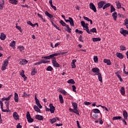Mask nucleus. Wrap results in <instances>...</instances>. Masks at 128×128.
<instances>
[{
    "label": "nucleus",
    "instance_id": "nucleus-50",
    "mask_svg": "<svg viewBox=\"0 0 128 128\" xmlns=\"http://www.w3.org/2000/svg\"><path fill=\"white\" fill-rule=\"evenodd\" d=\"M60 24H62V26H67L66 22H64L62 20H60Z\"/></svg>",
    "mask_w": 128,
    "mask_h": 128
},
{
    "label": "nucleus",
    "instance_id": "nucleus-18",
    "mask_svg": "<svg viewBox=\"0 0 128 128\" xmlns=\"http://www.w3.org/2000/svg\"><path fill=\"white\" fill-rule=\"evenodd\" d=\"M27 24H28L31 26H32V28H34V26H38V24L36 23V24H33L32 23V22H30V21H28L27 22Z\"/></svg>",
    "mask_w": 128,
    "mask_h": 128
},
{
    "label": "nucleus",
    "instance_id": "nucleus-35",
    "mask_svg": "<svg viewBox=\"0 0 128 128\" xmlns=\"http://www.w3.org/2000/svg\"><path fill=\"white\" fill-rule=\"evenodd\" d=\"M59 100L61 104H64V98L62 97V94L59 95Z\"/></svg>",
    "mask_w": 128,
    "mask_h": 128
},
{
    "label": "nucleus",
    "instance_id": "nucleus-38",
    "mask_svg": "<svg viewBox=\"0 0 128 128\" xmlns=\"http://www.w3.org/2000/svg\"><path fill=\"white\" fill-rule=\"evenodd\" d=\"M36 72H37L36 68H34L32 70L31 75L34 76V74H36Z\"/></svg>",
    "mask_w": 128,
    "mask_h": 128
},
{
    "label": "nucleus",
    "instance_id": "nucleus-54",
    "mask_svg": "<svg viewBox=\"0 0 128 128\" xmlns=\"http://www.w3.org/2000/svg\"><path fill=\"white\" fill-rule=\"evenodd\" d=\"M41 64H48V62H50V61H46V60H40Z\"/></svg>",
    "mask_w": 128,
    "mask_h": 128
},
{
    "label": "nucleus",
    "instance_id": "nucleus-28",
    "mask_svg": "<svg viewBox=\"0 0 128 128\" xmlns=\"http://www.w3.org/2000/svg\"><path fill=\"white\" fill-rule=\"evenodd\" d=\"M116 6H117V8L118 10L120 8H122V4L120 2V1H116Z\"/></svg>",
    "mask_w": 128,
    "mask_h": 128
},
{
    "label": "nucleus",
    "instance_id": "nucleus-4",
    "mask_svg": "<svg viewBox=\"0 0 128 128\" xmlns=\"http://www.w3.org/2000/svg\"><path fill=\"white\" fill-rule=\"evenodd\" d=\"M68 19L69 20L65 19V22H70L72 26H74V20L72 19V18L69 17Z\"/></svg>",
    "mask_w": 128,
    "mask_h": 128
},
{
    "label": "nucleus",
    "instance_id": "nucleus-7",
    "mask_svg": "<svg viewBox=\"0 0 128 128\" xmlns=\"http://www.w3.org/2000/svg\"><path fill=\"white\" fill-rule=\"evenodd\" d=\"M90 10H92L94 12H96V6L92 2H90Z\"/></svg>",
    "mask_w": 128,
    "mask_h": 128
},
{
    "label": "nucleus",
    "instance_id": "nucleus-16",
    "mask_svg": "<svg viewBox=\"0 0 128 128\" xmlns=\"http://www.w3.org/2000/svg\"><path fill=\"white\" fill-rule=\"evenodd\" d=\"M76 60H74L72 62L71 66L72 68H76Z\"/></svg>",
    "mask_w": 128,
    "mask_h": 128
},
{
    "label": "nucleus",
    "instance_id": "nucleus-32",
    "mask_svg": "<svg viewBox=\"0 0 128 128\" xmlns=\"http://www.w3.org/2000/svg\"><path fill=\"white\" fill-rule=\"evenodd\" d=\"M34 110H35V112H40V108H38V106H36V105L34 106Z\"/></svg>",
    "mask_w": 128,
    "mask_h": 128
},
{
    "label": "nucleus",
    "instance_id": "nucleus-53",
    "mask_svg": "<svg viewBox=\"0 0 128 128\" xmlns=\"http://www.w3.org/2000/svg\"><path fill=\"white\" fill-rule=\"evenodd\" d=\"M124 74H127L128 76V72L126 71V64H124V69H123Z\"/></svg>",
    "mask_w": 128,
    "mask_h": 128
},
{
    "label": "nucleus",
    "instance_id": "nucleus-29",
    "mask_svg": "<svg viewBox=\"0 0 128 128\" xmlns=\"http://www.w3.org/2000/svg\"><path fill=\"white\" fill-rule=\"evenodd\" d=\"M6 38V34H4V33L1 34L0 38V40H4Z\"/></svg>",
    "mask_w": 128,
    "mask_h": 128
},
{
    "label": "nucleus",
    "instance_id": "nucleus-8",
    "mask_svg": "<svg viewBox=\"0 0 128 128\" xmlns=\"http://www.w3.org/2000/svg\"><path fill=\"white\" fill-rule=\"evenodd\" d=\"M69 110L70 112H74V114H76L78 116H80V112H78V108H70Z\"/></svg>",
    "mask_w": 128,
    "mask_h": 128
},
{
    "label": "nucleus",
    "instance_id": "nucleus-64",
    "mask_svg": "<svg viewBox=\"0 0 128 128\" xmlns=\"http://www.w3.org/2000/svg\"><path fill=\"white\" fill-rule=\"evenodd\" d=\"M124 26H126L128 24V18H126L125 20H124Z\"/></svg>",
    "mask_w": 128,
    "mask_h": 128
},
{
    "label": "nucleus",
    "instance_id": "nucleus-43",
    "mask_svg": "<svg viewBox=\"0 0 128 128\" xmlns=\"http://www.w3.org/2000/svg\"><path fill=\"white\" fill-rule=\"evenodd\" d=\"M84 30H86V32H88V34H92V33L90 32V29L88 28V27H84Z\"/></svg>",
    "mask_w": 128,
    "mask_h": 128
},
{
    "label": "nucleus",
    "instance_id": "nucleus-63",
    "mask_svg": "<svg viewBox=\"0 0 128 128\" xmlns=\"http://www.w3.org/2000/svg\"><path fill=\"white\" fill-rule=\"evenodd\" d=\"M78 40L82 42H84V40H82V35H80Z\"/></svg>",
    "mask_w": 128,
    "mask_h": 128
},
{
    "label": "nucleus",
    "instance_id": "nucleus-13",
    "mask_svg": "<svg viewBox=\"0 0 128 128\" xmlns=\"http://www.w3.org/2000/svg\"><path fill=\"white\" fill-rule=\"evenodd\" d=\"M28 62L26 59H21L19 64H22V66H24L25 64H26Z\"/></svg>",
    "mask_w": 128,
    "mask_h": 128
},
{
    "label": "nucleus",
    "instance_id": "nucleus-1",
    "mask_svg": "<svg viewBox=\"0 0 128 128\" xmlns=\"http://www.w3.org/2000/svg\"><path fill=\"white\" fill-rule=\"evenodd\" d=\"M10 59V56H9L7 59L5 60H4L2 66V70H6V66H8V60Z\"/></svg>",
    "mask_w": 128,
    "mask_h": 128
},
{
    "label": "nucleus",
    "instance_id": "nucleus-30",
    "mask_svg": "<svg viewBox=\"0 0 128 128\" xmlns=\"http://www.w3.org/2000/svg\"><path fill=\"white\" fill-rule=\"evenodd\" d=\"M123 116L125 120H128V112H126V110L123 112Z\"/></svg>",
    "mask_w": 128,
    "mask_h": 128
},
{
    "label": "nucleus",
    "instance_id": "nucleus-26",
    "mask_svg": "<svg viewBox=\"0 0 128 128\" xmlns=\"http://www.w3.org/2000/svg\"><path fill=\"white\" fill-rule=\"evenodd\" d=\"M110 3H107L106 2V4H104V6H103L102 8L103 10H106V8H110Z\"/></svg>",
    "mask_w": 128,
    "mask_h": 128
},
{
    "label": "nucleus",
    "instance_id": "nucleus-57",
    "mask_svg": "<svg viewBox=\"0 0 128 128\" xmlns=\"http://www.w3.org/2000/svg\"><path fill=\"white\" fill-rule=\"evenodd\" d=\"M72 106L74 108H78V104L76 102H72Z\"/></svg>",
    "mask_w": 128,
    "mask_h": 128
},
{
    "label": "nucleus",
    "instance_id": "nucleus-14",
    "mask_svg": "<svg viewBox=\"0 0 128 128\" xmlns=\"http://www.w3.org/2000/svg\"><path fill=\"white\" fill-rule=\"evenodd\" d=\"M35 118L38 120H44V116L42 115L37 114Z\"/></svg>",
    "mask_w": 128,
    "mask_h": 128
},
{
    "label": "nucleus",
    "instance_id": "nucleus-34",
    "mask_svg": "<svg viewBox=\"0 0 128 128\" xmlns=\"http://www.w3.org/2000/svg\"><path fill=\"white\" fill-rule=\"evenodd\" d=\"M120 92L122 96H124L126 94V91L124 90V88L122 87L120 89Z\"/></svg>",
    "mask_w": 128,
    "mask_h": 128
},
{
    "label": "nucleus",
    "instance_id": "nucleus-40",
    "mask_svg": "<svg viewBox=\"0 0 128 128\" xmlns=\"http://www.w3.org/2000/svg\"><path fill=\"white\" fill-rule=\"evenodd\" d=\"M92 112H94V114H100V110L98 108L94 109Z\"/></svg>",
    "mask_w": 128,
    "mask_h": 128
},
{
    "label": "nucleus",
    "instance_id": "nucleus-58",
    "mask_svg": "<svg viewBox=\"0 0 128 128\" xmlns=\"http://www.w3.org/2000/svg\"><path fill=\"white\" fill-rule=\"evenodd\" d=\"M12 94H10L8 98H5V100H6V102H8V100H10V98H12Z\"/></svg>",
    "mask_w": 128,
    "mask_h": 128
},
{
    "label": "nucleus",
    "instance_id": "nucleus-62",
    "mask_svg": "<svg viewBox=\"0 0 128 128\" xmlns=\"http://www.w3.org/2000/svg\"><path fill=\"white\" fill-rule=\"evenodd\" d=\"M84 104H85V106H90V104H92V103L88 102L85 101L84 102Z\"/></svg>",
    "mask_w": 128,
    "mask_h": 128
},
{
    "label": "nucleus",
    "instance_id": "nucleus-42",
    "mask_svg": "<svg viewBox=\"0 0 128 128\" xmlns=\"http://www.w3.org/2000/svg\"><path fill=\"white\" fill-rule=\"evenodd\" d=\"M50 124H54L56 122V118H54L52 119H50Z\"/></svg>",
    "mask_w": 128,
    "mask_h": 128
},
{
    "label": "nucleus",
    "instance_id": "nucleus-12",
    "mask_svg": "<svg viewBox=\"0 0 128 128\" xmlns=\"http://www.w3.org/2000/svg\"><path fill=\"white\" fill-rule=\"evenodd\" d=\"M92 72L96 73L95 74H100V69L98 68H94L92 69Z\"/></svg>",
    "mask_w": 128,
    "mask_h": 128
},
{
    "label": "nucleus",
    "instance_id": "nucleus-21",
    "mask_svg": "<svg viewBox=\"0 0 128 128\" xmlns=\"http://www.w3.org/2000/svg\"><path fill=\"white\" fill-rule=\"evenodd\" d=\"M4 0H1L0 1V10L4 9Z\"/></svg>",
    "mask_w": 128,
    "mask_h": 128
},
{
    "label": "nucleus",
    "instance_id": "nucleus-59",
    "mask_svg": "<svg viewBox=\"0 0 128 128\" xmlns=\"http://www.w3.org/2000/svg\"><path fill=\"white\" fill-rule=\"evenodd\" d=\"M94 60L95 62H98V56H94Z\"/></svg>",
    "mask_w": 128,
    "mask_h": 128
},
{
    "label": "nucleus",
    "instance_id": "nucleus-9",
    "mask_svg": "<svg viewBox=\"0 0 128 128\" xmlns=\"http://www.w3.org/2000/svg\"><path fill=\"white\" fill-rule=\"evenodd\" d=\"M120 32L124 36H126V35L128 34V30H124L123 28H120Z\"/></svg>",
    "mask_w": 128,
    "mask_h": 128
},
{
    "label": "nucleus",
    "instance_id": "nucleus-52",
    "mask_svg": "<svg viewBox=\"0 0 128 128\" xmlns=\"http://www.w3.org/2000/svg\"><path fill=\"white\" fill-rule=\"evenodd\" d=\"M18 50H20V52H22V50H24V46H18Z\"/></svg>",
    "mask_w": 128,
    "mask_h": 128
},
{
    "label": "nucleus",
    "instance_id": "nucleus-11",
    "mask_svg": "<svg viewBox=\"0 0 128 128\" xmlns=\"http://www.w3.org/2000/svg\"><path fill=\"white\" fill-rule=\"evenodd\" d=\"M12 116L16 120H20V116L16 112H14L13 113Z\"/></svg>",
    "mask_w": 128,
    "mask_h": 128
},
{
    "label": "nucleus",
    "instance_id": "nucleus-44",
    "mask_svg": "<svg viewBox=\"0 0 128 128\" xmlns=\"http://www.w3.org/2000/svg\"><path fill=\"white\" fill-rule=\"evenodd\" d=\"M15 46H16V41L13 40L10 44V46H11L12 48H14Z\"/></svg>",
    "mask_w": 128,
    "mask_h": 128
},
{
    "label": "nucleus",
    "instance_id": "nucleus-6",
    "mask_svg": "<svg viewBox=\"0 0 128 128\" xmlns=\"http://www.w3.org/2000/svg\"><path fill=\"white\" fill-rule=\"evenodd\" d=\"M106 4L105 1H100L98 3V8L100 9L104 8V6Z\"/></svg>",
    "mask_w": 128,
    "mask_h": 128
},
{
    "label": "nucleus",
    "instance_id": "nucleus-60",
    "mask_svg": "<svg viewBox=\"0 0 128 128\" xmlns=\"http://www.w3.org/2000/svg\"><path fill=\"white\" fill-rule=\"evenodd\" d=\"M98 118V114H93L92 118H94V120H96Z\"/></svg>",
    "mask_w": 128,
    "mask_h": 128
},
{
    "label": "nucleus",
    "instance_id": "nucleus-2",
    "mask_svg": "<svg viewBox=\"0 0 128 128\" xmlns=\"http://www.w3.org/2000/svg\"><path fill=\"white\" fill-rule=\"evenodd\" d=\"M26 116L28 122H34V118H32V116H30V114L29 112H27Z\"/></svg>",
    "mask_w": 128,
    "mask_h": 128
},
{
    "label": "nucleus",
    "instance_id": "nucleus-19",
    "mask_svg": "<svg viewBox=\"0 0 128 128\" xmlns=\"http://www.w3.org/2000/svg\"><path fill=\"white\" fill-rule=\"evenodd\" d=\"M103 62H104V64H106L107 66H110L112 64V62L110 60L104 59Z\"/></svg>",
    "mask_w": 128,
    "mask_h": 128
},
{
    "label": "nucleus",
    "instance_id": "nucleus-5",
    "mask_svg": "<svg viewBox=\"0 0 128 128\" xmlns=\"http://www.w3.org/2000/svg\"><path fill=\"white\" fill-rule=\"evenodd\" d=\"M56 54H50L48 56H42V58H44L46 60H50L52 59V60H54V56H56Z\"/></svg>",
    "mask_w": 128,
    "mask_h": 128
},
{
    "label": "nucleus",
    "instance_id": "nucleus-27",
    "mask_svg": "<svg viewBox=\"0 0 128 128\" xmlns=\"http://www.w3.org/2000/svg\"><path fill=\"white\" fill-rule=\"evenodd\" d=\"M83 18H84V20H87V22H90V24H92V20L90 19L88 17H86V16H84Z\"/></svg>",
    "mask_w": 128,
    "mask_h": 128
},
{
    "label": "nucleus",
    "instance_id": "nucleus-37",
    "mask_svg": "<svg viewBox=\"0 0 128 128\" xmlns=\"http://www.w3.org/2000/svg\"><path fill=\"white\" fill-rule=\"evenodd\" d=\"M68 54V52H60V53H55L54 54H56L55 55V56H60V54Z\"/></svg>",
    "mask_w": 128,
    "mask_h": 128
},
{
    "label": "nucleus",
    "instance_id": "nucleus-36",
    "mask_svg": "<svg viewBox=\"0 0 128 128\" xmlns=\"http://www.w3.org/2000/svg\"><path fill=\"white\" fill-rule=\"evenodd\" d=\"M67 82L68 84H76V82H74V79H70L68 80Z\"/></svg>",
    "mask_w": 128,
    "mask_h": 128
},
{
    "label": "nucleus",
    "instance_id": "nucleus-49",
    "mask_svg": "<svg viewBox=\"0 0 128 128\" xmlns=\"http://www.w3.org/2000/svg\"><path fill=\"white\" fill-rule=\"evenodd\" d=\"M60 92L62 94H64V96H66V94H68L66 91H65L64 90H60Z\"/></svg>",
    "mask_w": 128,
    "mask_h": 128
},
{
    "label": "nucleus",
    "instance_id": "nucleus-56",
    "mask_svg": "<svg viewBox=\"0 0 128 128\" xmlns=\"http://www.w3.org/2000/svg\"><path fill=\"white\" fill-rule=\"evenodd\" d=\"M120 50H122V51H124V50H126V46H122V45H121L120 46Z\"/></svg>",
    "mask_w": 128,
    "mask_h": 128
},
{
    "label": "nucleus",
    "instance_id": "nucleus-25",
    "mask_svg": "<svg viewBox=\"0 0 128 128\" xmlns=\"http://www.w3.org/2000/svg\"><path fill=\"white\" fill-rule=\"evenodd\" d=\"M112 16L114 20H116V18H118V12H114L112 14Z\"/></svg>",
    "mask_w": 128,
    "mask_h": 128
},
{
    "label": "nucleus",
    "instance_id": "nucleus-41",
    "mask_svg": "<svg viewBox=\"0 0 128 128\" xmlns=\"http://www.w3.org/2000/svg\"><path fill=\"white\" fill-rule=\"evenodd\" d=\"M89 32H90V34H92V32H96V28H94L89 30Z\"/></svg>",
    "mask_w": 128,
    "mask_h": 128
},
{
    "label": "nucleus",
    "instance_id": "nucleus-15",
    "mask_svg": "<svg viewBox=\"0 0 128 128\" xmlns=\"http://www.w3.org/2000/svg\"><path fill=\"white\" fill-rule=\"evenodd\" d=\"M14 100L15 102H18V94L16 92L14 94Z\"/></svg>",
    "mask_w": 128,
    "mask_h": 128
},
{
    "label": "nucleus",
    "instance_id": "nucleus-24",
    "mask_svg": "<svg viewBox=\"0 0 128 128\" xmlns=\"http://www.w3.org/2000/svg\"><path fill=\"white\" fill-rule=\"evenodd\" d=\"M92 40L94 42H100L102 40V39L98 37V38H92Z\"/></svg>",
    "mask_w": 128,
    "mask_h": 128
},
{
    "label": "nucleus",
    "instance_id": "nucleus-47",
    "mask_svg": "<svg viewBox=\"0 0 128 128\" xmlns=\"http://www.w3.org/2000/svg\"><path fill=\"white\" fill-rule=\"evenodd\" d=\"M116 12V8L114 6H110V12Z\"/></svg>",
    "mask_w": 128,
    "mask_h": 128
},
{
    "label": "nucleus",
    "instance_id": "nucleus-48",
    "mask_svg": "<svg viewBox=\"0 0 128 128\" xmlns=\"http://www.w3.org/2000/svg\"><path fill=\"white\" fill-rule=\"evenodd\" d=\"M122 116H114L112 118L113 120H120Z\"/></svg>",
    "mask_w": 128,
    "mask_h": 128
},
{
    "label": "nucleus",
    "instance_id": "nucleus-33",
    "mask_svg": "<svg viewBox=\"0 0 128 128\" xmlns=\"http://www.w3.org/2000/svg\"><path fill=\"white\" fill-rule=\"evenodd\" d=\"M10 4H18V0H9Z\"/></svg>",
    "mask_w": 128,
    "mask_h": 128
},
{
    "label": "nucleus",
    "instance_id": "nucleus-10",
    "mask_svg": "<svg viewBox=\"0 0 128 128\" xmlns=\"http://www.w3.org/2000/svg\"><path fill=\"white\" fill-rule=\"evenodd\" d=\"M49 106H50V110L51 114H54V110H56V107H54V106L52 104H49Z\"/></svg>",
    "mask_w": 128,
    "mask_h": 128
},
{
    "label": "nucleus",
    "instance_id": "nucleus-55",
    "mask_svg": "<svg viewBox=\"0 0 128 128\" xmlns=\"http://www.w3.org/2000/svg\"><path fill=\"white\" fill-rule=\"evenodd\" d=\"M75 32H76V34H82L84 32L80 30H78V29H76L75 30Z\"/></svg>",
    "mask_w": 128,
    "mask_h": 128
},
{
    "label": "nucleus",
    "instance_id": "nucleus-45",
    "mask_svg": "<svg viewBox=\"0 0 128 128\" xmlns=\"http://www.w3.org/2000/svg\"><path fill=\"white\" fill-rule=\"evenodd\" d=\"M116 74V76H117L118 78H119L120 81L122 82V76H120V74H118V71Z\"/></svg>",
    "mask_w": 128,
    "mask_h": 128
},
{
    "label": "nucleus",
    "instance_id": "nucleus-20",
    "mask_svg": "<svg viewBox=\"0 0 128 128\" xmlns=\"http://www.w3.org/2000/svg\"><path fill=\"white\" fill-rule=\"evenodd\" d=\"M20 75L22 76V78H24V80L28 78V77L26 76V75L24 74V70H22L20 72Z\"/></svg>",
    "mask_w": 128,
    "mask_h": 128
},
{
    "label": "nucleus",
    "instance_id": "nucleus-17",
    "mask_svg": "<svg viewBox=\"0 0 128 128\" xmlns=\"http://www.w3.org/2000/svg\"><path fill=\"white\" fill-rule=\"evenodd\" d=\"M94 76H98V80L100 82H102V74L99 73L98 74H94Z\"/></svg>",
    "mask_w": 128,
    "mask_h": 128
},
{
    "label": "nucleus",
    "instance_id": "nucleus-31",
    "mask_svg": "<svg viewBox=\"0 0 128 128\" xmlns=\"http://www.w3.org/2000/svg\"><path fill=\"white\" fill-rule=\"evenodd\" d=\"M66 29H65V30L66 32H68L69 33L72 32V29L70 28V26L68 25L66 26Z\"/></svg>",
    "mask_w": 128,
    "mask_h": 128
},
{
    "label": "nucleus",
    "instance_id": "nucleus-22",
    "mask_svg": "<svg viewBox=\"0 0 128 128\" xmlns=\"http://www.w3.org/2000/svg\"><path fill=\"white\" fill-rule=\"evenodd\" d=\"M116 56L120 60H122V58H124V55L122 53L118 52L116 53Z\"/></svg>",
    "mask_w": 128,
    "mask_h": 128
},
{
    "label": "nucleus",
    "instance_id": "nucleus-23",
    "mask_svg": "<svg viewBox=\"0 0 128 128\" xmlns=\"http://www.w3.org/2000/svg\"><path fill=\"white\" fill-rule=\"evenodd\" d=\"M44 14L47 16H48V18H54V16L50 14L48 11H46Z\"/></svg>",
    "mask_w": 128,
    "mask_h": 128
},
{
    "label": "nucleus",
    "instance_id": "nucleus-51",
    "mask_svg": "<svg viewBox=\"0 0 128 128\" xmlns=\"http://www.w3.org/2000/svg\"><path fill=\"white\" fill-rule=\"evenodd\" d=\"M53 70H54V68H52V67L51 66H48L46 68V70H48V72H52Z\"/></svg>",
    "mask_w": 128,
    "mask_h": 128
},
{
    "label": "nucleus",
    "instance_id": "nucleus-39",
    "mask_svg": "<svg viewBox=\"0 0 128 128\" xmlns=\"http://www.w3.org/2000/svg\"><path fill=\"white\" fill-rule=\"evenodd\" d=\"M4 104L6 106V108H7V110H8V108H10V101H6L4 102Z\"/></svg>",
    "mask_w": 128,
    "mask_h": 128
},
{
    "label": "nucleus",
    "instance_id": "nucleus-61",
    "mask_svg": "<svg viewBox=\"0 0 128 128\" xmlns=\"http://www.w3.org/2000/svg\"><path fill=\"white\" fill-rule=\"evenodd\" d=\"M16 28H17V30H20V32H22V27H20V26H18V24H16Z\"/></svg>",
    "mask_w": 128,
    "mask_h": 128
},
{
    "label": "nucleus",
    "instance_id": "nucleus-3",
    "mask_svg": "<svg viewBox=\"0 0 128 128\" xmlns=\"http://www.w3.org/2000/svg\"><path fill=\"white\" fill-rule=\"evenodd\" d=\"M52 64L54 66V68H60V64L56 62V57H54L52 60Z\"/></svg>",
    "mask_w": 128,
    "mask_h": 128
},
{
    "label": "nucleus",
    "instance_id": "nucleus-46",
    "mask_svg": "<svg viewBox=\"0 0 128 128\" xmlns=\"http://www.w3.org/2000/svg\"><path fill=\"white\" fill-rule=\"evenodd\" d=\"M1 110L3 112H10V108H8V109L6 110H4L3 108Z\"/></svg>",
    "mask_w": 128,
    "mask_h": 128
}]
</instances>
